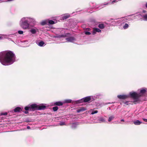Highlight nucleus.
<instances>
[{"label":"nucleus","mask_w":147,"mask_h":147,"mask_svg":"<svg viewBox=\"0 0 147 147\" xmlns=\"http://www.w3.org/2000/svg\"><path fill=\"white\" fill-rule=\"evenodd\" d=\"M16 56L11 51H5L0 53V61L3 65H8L15 61Z\"/></svg>","instance_id":"f257e3e1"},{"label":"nucleus","mask_w":147,"mask_h":147,"mask_svg":"<svg viewBox=\"0 0 147 147\" xmlns=\"http://www.w3.org/2000/svg\"><path fill=\"white\" fill-rule=\"evenodd\" d=\"M129 94L130 97L134 99V102L135 104L139 101V98L141 96V95H140V94H138L136 92H130L129 93Z\"/></svg>","instance_id":"f03ea898"},{"label":"nucleus","mask_w":147,"mask_h":147,"mask_svg":"<svg viewBox=\"0 0 147 147\" xmlns=\"http://www.w3.org/2000/svg\"><path fill=\"white\" fill-rule=\"evenodd\" d=\"M24 109L26 111L29 110L31 111L37 110H38L37 105L36 104H32L29 106L25 107Z\"/></svg>","instance_id":"7ed1b4c3"},{"label":"nucleus","mask_w":147,"mask_h":147,"mask_svg":"<svg viewBox=\"0 0 147 147\" xmlns=\"http://www.w3.org/2000/svg\"><path fill=\"white\" fill-rule=\"evenodd\" d=\"M91 100V97L90 96H88L85 97L83 98L76 101V103H78L82 102H88L90 101Z\"/></svg>","instance_id":"20e7f679"},{"label":"nucleus","mask_w":147,"mask_h":147,"mask_svg":"<svg viewBox=\"0 0 147 147\" xmlns=\"http://www.w3.org/2000/svg\"><path fill=\"white\" fill-rule=\"evenodd\" d=\"M21 27L23 29H27L29 26V24L27 20H25L22 22L21 24Z\"/></svg>","instance_id":"39448f33"},{"label":"nucleus","mask_w":147,"mask_h":147,"mask_svg":"<svg viewBox=\"0 0 147 147\" xmlns=\"http://www.w3.org/2000/svg\"><path fill=\"white\" fill-rule=\"evenodd\" d=\"M38 110H44L46 108V106L42 104L37 105Z\"/></svg>","instance_id":"423d86ee"},{"label":"nucleus","mask_w":147,"mask_h":147,"mask_svg":"<svg viewBox=\"0 0 147 147\" xmlns=\"http://www.w3.org/2000/svg\"><path fill=\"white\" fill-rule=\"evenodd\" d=\"M22 109L20 107H17L14 109L13 111L15 113L19 112L22 111Z\"/></svg>","instance_id":"0eeeda50"},{"label":"nucleus","mask_w":147,"mask_h":147,"mask_svg":"<svg viewBox=\"0 0 147 147\" xmlns=\"http://www.w3.org/2000/svg\"><path fill=\"white\" fill-rule=\"evenodd\" d=\"M74 40L75 38L73 36H70L66 39V40L69 42H72Z\"/></svg>","instance_id":"6e6552de"},{"label":"nucleus","mask_w":147,"mask_h":147,"mask_svg":"<svg viewBox=\"0 0 147 147\" xmlns=\"http://www.w3.org/2000/svg\"><path fill=\"white\" fill-rule=\"evenodd\" d=\"M117 97L120 99H125L128 97V96L126 95H118Z\"/></svg>","instance_id":"1a4fd4ad"},{"label":"nucleus","mask_w":147,"mask_h":147,"mask_svg":"<svg viewBox=\"0 0 147 147\" xmlns=\"http://www.w3.org/2000/svg\"><path fill=\"white\" fill-rule=\"evenodd\" d=\"M63 104V102L61 101L53 103L54 105H57L58 106H62Z\"/></svg>","instance_id":"9d476101"},{"label":"nucleus","mask_w":147,"mask_h":147,"mask_svg":"<svg viewBox=\"0 0 147 147\" xmlns=\"http://www.w3.org/2000/svg\"><path fill=\"white\" fill-rule=\"evenodd\" d=\"M86 110V108L84 107H81L79 108L77 110V112L79 113L81 111H83Z\"/></svg>","instance_id":"9b49d317"},{"label":"nucleus","mask_w":147,"mask_h":147,"mask_svg":"<svg viewBox=\"0 0 147 147\" xmlns=\"http://www.w3.org/2000/svg\"><path fill=\"white\" fill-rule=\"evenodd\" d=\"M134 123L135 125H140L142 123V122L139 120H137L134 121Z\"/></svg>","instance_id":"f8f14e48"},{"label":"nucleus","mask_w":147,"mask_h":147,"mask_svg":"<svg viewBox=\"0 0 147 147\" xmlns=\"http://www.w3.org/2000/svg\"><path fill=\"white\" fill-rule=\"evenodd\" d=\"M101 32V30L98 28H95L93 30V33L94 34H95L96 32Z\"/></svg>","instance_id":"ddd939ff"},{"label":"nucleus","mask_w":147,"mask_h":147,"mask_svg":"<svg viewBox=\"0 0 147 147\" xmlns=\"http://www.w3.org/2000/svg\"><path fill=\"white\" fill-rule=\"evenodd\" d=\"M70 17V15H66L62 17V19L63 20H64Z\"/></svg>","instance_id":"4468645a"},{"label":"nucleus","mask_w":147,"mask_h":147,"mask_svg":"<svg viewBox=\"0 0 147 147\" xmlns=\"http://www.w3.org/2000/svg\"><path fill=\"white\" fill-rule=\"evenodd\" d=\"M70 34L69 33H67L65 35H60L59 36L61 37H65L68 36V35H70Z\"/></svg>","instance_id":"2eb2a0df"},{"label":"nucleus","mask_w":147,"mask_h":147,"mask_svg":"<svg viewBox=\"0 0 147 147\" xmlns=\"http://www.w3.org/2000/svg\"><path fill=\"white\" fill-rule=\"evenodd\" d=\"M30 31L32 34H34L36 32V30L34 28L31 29L30 30Z\"/></svg>","instance_id":"dca6fc26"},{"label":"nucleus","mask_w":147,"mask_h":147,"mask_svg":"<svg viewBox=\"0 0 147 147\" xmlns=\"http://www.w3.org/2000/svg\"><path fill=\"white\" fill-rule=\"evenodd\" d=\"M52 109L54 111H56L58 109V107L57 106H55L53 107Z\"/></svg>","instance_id":"f3484780"},{"label":"nucleus","mask_w":147,"mask_h":147,"mask_svg":"<svg viewBox=\"0 0 147 147\" xmlns=\"http://www.w3.org/2000/svg\"><path fill=\"white\" fill-rule=\"evenodd\" d=\"M48 23L50 24H55V22L51 20H49Z\"/></svg>","instance_id":"a211bd4d"},{"label":"nucleus","mask_w":147,"mask_h":147,"mask_svg":"<svg viewBox=\"0 0 147 147\" xmlns=\"http://www.w3.org/2000/svg\"><path fill=\"white\" fill-rule=\"evenodd\" d=\"M98 27L100 29H103L104 28V26L103 24H100L98 25Z\"/></svg>","instance_id":"6ab92c4d"},{"label":"nucleus","mask_w":147,"mask_h":147,"mask_svg":"<svg viewBox=\"0 0 147 147\" xmlns=\"http://www.w3.org/2000/svg\"><path fill=\"white\" fill-rule=\"evenodd\" d=\"M44 44V42L43 41H41L39 42L38 43V45L40 46H42Z\"/></svg>","instance_id":"aec40b11"},{"label":"nucleus","mask_w":147,"mask_h":147,"mask_svg":"<svg viewBox=\"0 0 147 147\" xmlns=\"http://www.w3.org/2000/svg\"><path fill=\"white\" fill-rule=\"evenodd\" d=\"M146 92V90L145 89H143L141 90L140 91V93L142 94H144Z\"/></svg>","instance_id":"412c9836"},{"label":"nucleus","mask_w":147,"mask_h":147,"mask_svg":"<svg viewBox=\"0 0 147 147\" xmlns=\"http://www.w3.org/2000/svg\"><path fill=\"white\" fill-rule=\"evenodd\" d=\"M129 26L128 24H125V25L123 26V28L124 29L127 28Z\"/></svg>","instance_id":"4be33fe9"},{"label":"nucleus","mask_w":147,"mask_h":147,"mask_svg":"<svg viewBox=\"0 0 147 147\" xmlns=\"http://www.w3.org/2000/svg\"><path fill=\"white\" fill-rule=\"evenodd\" d=\"M47 22L46 21H43L41 23V24L42 25H45L47 24Z\"/></svg>","instance_id":"5701e85b"},{"label":"nucleus","mask_w":147,"mask_h":147,"mask_svg":"<svg viewBox=\"0 0 147 147\" xmlns=\"http://www.w3.org/2000/svg\"><path fill=\"white\" fill-rule=\"evenodd\" d=\"M65 102L67 103H70L71 102V100L70 99L66 100H65Z\"/></svg>","instance_id":"b1692460"},{"label":"nucleus","mask_w":147,"mask_h":147,"mask_svg":"<svg viewBox=\"0 0 147 147\" xmlns=\"http://www.w3.org/2000/svg\"><path fill=\"white\" fill-rule=\"evenodd\" d=\"M129 102H130V101H125V102H123L124 104H125L126 105H128L130 104L129 103H128Z\"/></svg>","instance_id":"393cba45"},{"label":"nucleus","mask_w":147,"mask_h":147,"mask_svg":"<svg viewBox=\"0 0 147 147\" xmlns=\"http://www.w3.org/2000/svg\"><path fill=\"white\" fill-rule=\"evenodd\" d=\"M113 116H111L109 118L108 121H111L113 119Z\"/></svg>","instance_id":"a878e982"},{"label":"nucleus","mask_w":147,"mask_h":147,"mask_svg":"<svg viewBox=\"0 0 147 147\" xmlns=\"http://www.w3.org/2000/svg\"><path fill=\"white\" fill-rule=\"evenodd\" d=\"M143 18L145 20L147 21V14L144 15L143 16Z\"/></svg>","instance_id":"bb28decb"},{"label":"nucleus","mask_w":147,"mask_h":147,"mask_svg":"<svg viewBox=\"0 0 147 147\" xmlns=\"http://www.w3.org/2000/svg\"><path fill=\"white\" fill-rule=\"evenodd\" d=\"M18 32L20 34H22L23 33V31L21 30H19L18 31Z\"/></svg>","instance_id":"cd10ccee"},{"label":"nucleus","mask_w":147,"mask_h":147,"mask_svg":"<svg viewBox=\"0 0 147 147\" xmlns=\"http://www.w3.org/2000/svg\"><path fill=\"white\" fill-rule=\"evenodd\" d=\"M85 34L86 35H90L91 33L89 32L86 31L85 32Z\"/></svg>","instance_id":"c85d7f7f"},{"label":"nucleus","mask_w":147,"mask_h":147,"mask_svg":"<svg viewBox=\"0 0 147 147\" xmlns=\"http://www.w3.org/2000/svg\"><path fill=\"white\" fill-rule=\"evenodd\" d=\"M98 111H92V114H94L95 113H98Z\"/></svg>","instance_id":"c756f323"},{"label":"nucleus","mask_w":147,"mask_h":147,"mask_svg":"<svg viewBox=\"0 0 147 147\" xmlns=\"http://www.w3.org/2000/svg\"><path fill=\"white\" fill-rule=\"evenodd\" d=\"M7 115V113L6 112L4 113H1V115Z\"/></svg>","instance_id":"7c9ffc66"},{"label":"nucleus","mask_w":147,"mask_h":147,"mask_svg":"<svg viewBox=\"0 0 147 147\" xmlns=\"http://www.w3.org/2000/svg\"><path fill=\"white\" fill-rule=\"evenodd\" d=\"M23 113H24L25 114H27L28 113V111L26 110V111H23Z\"/></svg>","instance_id":"2f4dec72"},{"label":"nucleus","mask_w":147,"mask_h":147,"mask_svg":"<svg viewBox=\"0 0 147 147\" xmlns=\"http://www.w3.org/2000/svg\"><path fill=\"white\" fill-rule=\"evenodd\" d=\"M143 120L145 121V122H147V119H143Z\"/></svg>","instance_id":"473e14b6"},{"label":"nucleus","mask_w":147,"mask_h":147,"mask_svg":"<svg viewBox=\"0 0 147 147\" xmlns=\"http://www.w3.org/2000/svg\"><path fill=\"white\" fill-rule=\"evenodd\" d=\"M64 125V123H61V124H60V125Z\"/></svg>","instance_id":"72a5a7b5"},{"label":"nucleus","mask_w":147,"mask_h":147,"mask_svg":"<svg viewBox=\"0 0 147 147\" xmlns=\"http://www.w3.org/2000/svg\"><path fill=\"white\" fill-rule=\"evenodd\" d=\"M117 2V1H116V0H113V1H112V3H113L114 2Z\"/></svg>","instance_id":"f704fd0d"},{"label":"nucleus","mask_w":147,"mask_h":147,"mask_svg":"<svg viewBox=\"0 0 147 147\" xmlns=\"http://www.w3.org/2000/svg\"><path fill=\"white\" fill-rule=\"evenodd\" d=\"M146 11H145V10H143V12L144 13H146Z\"/></svg>","instance_id":"c9c22d12"},{"label":"nucleus","mask_w":147,"mask_h":147,"mask_svg":"<svg viewBox=\"0 0 147 147\" xmlns=\"http://www.w3.org/2000/svg\"><path fill=\"white\" fill-rule=\"evenodd\" d=\"M30 128V127L29 126H28L27 127V128L28 129H29Z\"/></svg>","instance_id":"e433bc0d"},{"label":"nucleus","mask_w":147,"mask_h":147,"mask_svg":"<svg viewBox=\"0 0 147 147\" xmlns=\"http://www.w3.org/2000/svg\"><path fill=\"white\" fill-rule=\"evenodd\" d=\"M121 121H124V120L123 119H121Z\"/></svg>","instance_id":"4c0bfd02"},{"label":"nucleus","mask_w":147,"mask_h":147,"mask_svg":"<svg viewBox=\"0 0 147 147\" xmlns=\"http://www.w3.org/2000/svg\"><path fill=\"white\" fill-rule=\"evenodd\" d=\"M146 7L147 8V3H146Z\"/></svg>","instance_id":"58836bf2"},{"label":"nucleus","mask_w":147,"mask_h":147,"mask_svg":"<svg viewBox=\"0 0 147 147\" xmlns=\"http://www.w3.org/2000/svg\"><path fill=\"white\" fill-rule=\"evenodd\" d=\"M2 38V37L0 36V39H1Z\"/></svg>","instance_id":"ea45409f"}]
</instances>
